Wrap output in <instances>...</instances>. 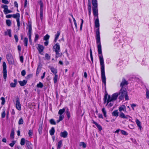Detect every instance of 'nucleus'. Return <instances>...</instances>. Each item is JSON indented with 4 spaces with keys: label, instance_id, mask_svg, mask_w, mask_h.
<instances>
[{
    "label": "nucleus",
    "instance_id": "2eb2a0df",
    "mask_svg": "<svg viewBox=\"0 0 149 149\" xmlns=\"http://www.w3.org/2000/svg\"><path fill=\"white\" fill-rule=\"evenodd\" d=\"M60 34V31H57L56 34L55 35V38L54 40L55 42H56L57 41Z\"/></svg>",
    "mask_w": 149,
    "mask_h": 149
},
{
    "label": "nucleus",
    "instance_id": "e433bc0d",
    "mask_svg": "<svg viewBox=\"0 0 149 149\" xmlns=\"http://www.w3.org/2000/svg\"><path fill=\"white\" fill-rule=\"evenodd\" d=\"M16 21L17 23V26L18 27V30H19V27L20 26L19 18H17Z\"/></svg>",
    "mask_w": 149,
    "mask_h": 149
},
{
    "label": "nucleus",
    "instance_id": "603ef678",
    "mask_svg": "<svg viewBox=\"0 0 149 149\" xmlns=\"http://www.w3.org/2000/svg\"><path fill=\"white\" fill-rule=\"evenodd\" d=\"M40 10L43 9V4L41 1H40Z\"/></svg>",
    "mask_w": 149,
    "mask_h": 149
},
{
    "label": "nucleus",
    "instance_id": "f03ea898",
    "mask_svg": "<svg viewBox=\"0 0 149 149\" xmlns=\"http://www.w3.org/2000/svg\"><path fill=\"white\" fill-rule=\"evenodd\" d=\"M119 95L118 93H116L113 94L111 96L109 95L108 97L107 94H105L104 98V103L107 102V105L110 102L116 100Z\"/></svg>",
    "mask_w": 149,
    "mask_h": 149
},
{
    "label": "nucleus",
    "instance_id": "6e6552de",
    "mask_svg": "<svg viewBox=\"0 0 149 149\" xmlns=\"http://www.w3.org/2000/svg\"><path fill=\"white\" fill-rule=\"evenodd\" d=\"M2 8H4L3 12L5 14H8V12L9 10L8 9V6L7 5H3L1 6Z\"/></svg>",
    "mask_w": 149,
    "mask_h": 149
},
{
    "label": "nucleus",
    "instance_id": "c85d7f7f",
    "mask_svg": "<svg viewBox=\"0 0 149 149\" xmlns=\"http://www.w3.org/2000/svg\"><path fill=\"white\" fill-rule=\"evenodd\" d=\"M26 143V141H25V139L24 138H22L21 140V141L20 142V144L21 145L23 146L24 145L25 143Z\"/></svg>",
    "mask_w": 149,
    "mask_h": 149
},
{
    "label": "nucleus",
    "instance_id": "393cba45",
    "mask_svg": "<svg viewBox=\"0 0 149 149\" xmlns=\"http://www.w3.org/2000/svg\"><path fill=\"white\" fill-rule=\"evenodd\" d=\"M3 78L6 81V80L7 75V70H3Z\"/></svg>",
    "mask_w": 149,
    "mask_h": 149
},
{
    "label": "nucleus",
    "instance_id": "4468645a",
    "mask_svg": "<svg viewBox=\"0 0 149 149\" xmlns=\"http://www.w3.org/2000/svg\"><path fill=\"white\" fill-rule=\"evenodd\" d=\"M92 4L93 6V8L97 7L98 4L97 0H92Z\"/></svg>",
    "mask_w": 149,
    "mask_h": 149
},
{
    "label": "nucleus",
    "instance_id": "1a4fd4ad",
    "mask_svg": "<svg viewBox=\"0 0 149 149\" xmlns=\"http://www.w3.org/2000/svg\"><path fill=\"white\" fill-rule=\"evenodd\" d=\"M93 15L95 16L98 17V12L97 7L93 8Z\"/></svg>",
    "mask_w": 149,
    "mask_h": 149
},
{
    "label": "nucleus",
    "instance_id": "13d9d810",
    "mask_svg": "<svg viewBox=\"0 0 149 149\" xmlns=\"http://www.w3.org/2000/svg\"><path fill=\"white\" fill-rule=\"evenodd\" d=\"M32 134L33 131L31 130H29L28 132V134L29 135V136H31Z\"/></svg>",
    "mask_w": 149,
    "mask_h": 149
},
{
    "label": "nucleus",
    "instance_id": "3c124183",
    "mask_svg": "<svg viewBox=\"0 0 149 149\" xmlns=\"http://www.w3.org/2000/svg\"><path fill=\"white\" fill-rule=\"evenodd\" d=\"M6 116L5 112L4 110L1 113V117L3 118L5 117Z\"/></svg>",
    "mask_w": 149,
    "mask_h": 149
},
{
    "label": "nucleus",
    "instance_id": "0eeeda50",
    "mask_svg": "<svg viewBox=\"0 0 149 149\" xmlns=\"http://www.w3.org/2000/svg\"><path fill=\"white\" fill-rule=\"evenodd\" d=\"M29 31H28V34L29 38L30 41L31 40V36L32 33V27L31 24H29L28 25Z\"/></svg>",
    "mask_w": 149,
    "mask_h": 149
},
{
    "label": "nucleus",
    "instance_id": "09e8293b",
    "mask_svg": "<svg viewBox=\"0 0 149 149\" xmlns=\"http://www.w3.org/2000/svg\"><path fill=\"white\" fill-rule=\"evenodd\" d=\"M14 133L13 130H12L11 131L10 134V136L11 138H14Z\"/></svg>",
    "mask_w": 149,
    "mask_h": 149
},
{
    "label": "nucleus",
    "instance_id": "c03bdc74",
    "mask_svg": "<svg viewBox=\"0 0 149 149\" xmlns=\"http://www.w3.org/2000/svg\"><path fill=\"white\" fill-rule=\"evenodd\" d=\"M95 125L97 127L100 131L102 130V127L100 125L97 123Z\"/></svg>",
    "mask_w": 149,
    "mask_h": 149
},
{
    "label": "nucleus",
    "instance_id": "37998d69",
    "mask_svg": "<svg viewBox=\"0 0 149 149\" xmlns=\"http://www.w3.org/2000/svg\"><path fill=\"white\" fill-rule=\"evenodd\" d=\"M3 70H6V65L5 62H3Z\"/></svg>",
    "mask_w": 149,
    "mask_h": 149
},
{
    "label": "nucleus",
    "instance_id": "052dcab7",
    "mask_svg": "<svg viewBox=\"0 0 149 149\" xmlns=\"http://www.w3.org/2000/svg\"><path fill=\"white\" fill-rule=\"evenodd\" d=\"M129 127L131 129H133L134 128V126L132 124H130L129 125Z\"/></svg>",
    "mask_w": 149,
    "mask_h": 149
},
{
    "label": "nucleus",
    "instance_id": "bf43d9fd",
    "mask_svg": "<svg viewBox=\"0 0 149 149\" xmlns=\"http://www.w3.org/2000/svg\"><path fill=\"white\" fill-rule=\"evenodd\" d=\"M121 132L122 134L123 135H127V132L126 131H125L124 130H121Z\"/></svg>",
    "mask_w": 149,
    "mask_h": 149
},
{
    "label": "nucleus",
    "instance_id": "8fccbe9b",
    "mask_svg": "<svg viewBox=\"0 0 149 149\" xmlns=\"http://www.w3.org/2000/svg\"><path fill=\"white\" fill-rule=\"evenodd\" d=\"M45 57L47 60H49L50 58V56L47 54H45Z\"/></svg>",
    "mask_w": 149,
    "mask_h": 149
},
{
    "label": "nucleus",
    "instance_id": "f3484780",
    "mask_svg": "<svg viewBox=\"0 0 149 149\" xmlns=\"http://www.w3.org/2000/svg\"><path fill=\"white\" fill-rule=\"evenodd\" d=\"M19 82L20 86H24L26 85L27 82V81L26 80H24L22 81H19Z\"/></svg>",
    "mask_w": 149,
    "mask_h": 149
},
{
    "label": "nucleus",
    "instance_id": "7c9ffc66",
    "mask_svg": "<svg viewBox=\"0 0 149 149\" xmlns=\"http://www.w3.org/2000/svg\"><path fill=\"white\" fill-rule=\"evenodd\" d=\"M58 77V76L57 74H54V77L53 78L54 81V83H56L57 82Z\"/></svg>",
    "mask_w": 149,
    "mask_h": 149
},
{
    "label": "nucleus",
    "instance_id": "f257e3e1",
    "mask_svg": "<svg viewBox=\"0 0 149 149\" xmlns=\"http://www.w3.org/2000/svg\"><path fill=\"white\" fill-rule=\"evenodd\" d=\"M95 26L96 27L98 28L96 30V40L97 45V47L98 49L99 57L100 60V65L101 76L102 82H106V79L105 75L104 70V64L103 58L102 48L100 42V33L99 31L100 24L98 17L96 19L95 21Z\"/></svg>",
    "mask_w": 149,
    "mask_h": 149
},
{
    "label": "nucleus",
    "instance_id": "aec40b11",
    "mask_svg": "<svg viewBox=\"0 0 149 149\" xmlns=\"http://www.w3.org/2000/svg\"><path fill=\"white\" fill-rule=\"evenodd\" d=\"M41 67L40 65H38L37 69L36 72V75L38 76L41 70Z\"/></svg>",
    "mask_w": 149,
    "mask_h": 149
},
{
    "label": "nucleus",
    "instance_id": "864d4df0",
    "mask_svg": "<svg viewBox=\"0 0 149 149\" xmlns=\"http://www.w3.org/2000/svg\"><path fill=\"white\" fill-rule=\"evenodd\" d=\"M91 9V2L89 0H88V9Z\"/></svg>",
    "mask_w": 149,
    "mask_h": 149
},
{
    "label": "nucleus",
    "instance_id": "f704fd0d",
    "mask_svg": "<svg viewBox=\"0 0 149 149\" xmlns=\"http://www.w3.org/2000/svg\"><path fill=\"white\" fill-rule=\"evenodd\" d=\"M24 45L27 46L28 43V38H24Z\"/></svg>",
    "mask_w": 149,
    "mask_h": 149
},
{
    "label": "nucleus",
    "instance_id": "774afa93",
    "mask_svg": "<svg viewBox=\"0 0 149 149\" xmlns=\"http://www.w3.org/2000/svg\"><path fill=\"white\" fill-rule=\"evenodd\" d=\"M23 59H24V58H23V57L22 56H21L20 57V61L22 63L23 62Z\"/></svg>",
    "mask_w": 149,
    "mask_h": 149
},
{
    "label": "nucleus",
    "instance_id": "5701e85b",
    "mask_svg": "<svg viewBox=\"0 0 149 149\" xmlns=\"http://www.w3.org/2000/svg\"><path fill=\"white\" fill-rule=\"evenodd\" d=\"M62 141L61 140L58 143L57 149H60L61 147H62Z\"/></svg>",
    "mask_w": 149,
    "mask_h": 149
},
{
    "label": "nucleus",
    "instance_id": "f8f14e48",
    "mask_svg": "<svg viewBox=\"0 0 149 149\" xmlns=\"http://www.w3.org/2000/svg\"><path fill=\"white\" fill-rule=\"evenodd\" d=\"M44 49V47L43 46L40 44L38 45V49L40 54H41V53L43 52Z\"/></svg>",
    "mask_w": 149,
    "mask_h": 149
},
{
    "label": "nucleus",
    "instance_id": "20e7f679",
    "mask_svg": "<svg viewBox=\"0 0 149 149\" xmlns=\"http://www.w3.org/2000/svg\"><path fill=\"white\" fill-rule=\"evenodd\" d=\"M119 111L120 112L119 114V117L121 118L125 119H127L128 118H131L130 116L128 115H125V114L122 112V111H123L125 112H127L126 111V107L124 105H122L119 107Z\"/></svg>",
    "mask_w": 149,
    "mask_h": 149
},
{
    "label": "nucleus",
    "instance_id": "0e129e2a",
    "mask_svg": "<svg viewBox=\"0 0 149 149\" xmlns=\"http://www.w3.org/2000/svg\"><path fill=\"white\" fill-rule=\"evenodd\" d=\"M64 116L63 115H60L59 119L62 120L64 118Z\"/></svg>",
    "mask_w": 149,
    "mask_h": 149
},
{
    "label": "nucleus",
    "instance_id": "6e6d98bb",
    "mask_svg": "<svg viewBox=\"0 0 149 149\" xmlns=\"http://www.w3.org/2000/svg\"><path fill=\"white\" fill-rule=\"evenodd\" d=\"M14 38L16 42H17L18 41V37L17 36V35H14Z\"/></svg>",
    "mask_w": 149,
    "mask_h": 149
},
{
    "label": "nucleus",
    "instance_id": "79ce46f5",
    "mask_svg": "<svg viewBox=\"0 0 149 149\" xmlns=\"http://www.w3.org/2000/svg\"><path fill=\"white\" fill-rule=\"evenodd\" d=\"M49 38V36L48 34H47L45 36H44L43 39L44 40L47 41L48 40Z\"/></svg>",
    "mask_w": 149,
    "mask_h": 149
},
{
    "label": "nucleus",
    "instance_id": "c756f323",
    "mask_svg": "<svg viewBox=\"0 0 149 149\" xmlns=\"http://www.w3.org/2000/svg\"><path fill=\"white\" fill-rule=\"evenodd\" d=\"M136 123L137 124L138 126L140 128H141V122L138 119H137L136 120Z\"/></svg>",
    "mask_w": 149,
    "mask_h": 149
},
{
    "label": "nucleus",
    "instance_id": "58836bf2",
    "mask_svg": "<svg viewBox=\"0 0 149 149\" xmlns=\"http://www.w3.org/2000/svg\"><path fill=\"white\" fill-rule=\"evenodd\" d=\"M80 146H82L84 148H85L86 147V145L84 142H81L79 144Z\"/></svg>",
    "mask_w": 149,
    "mask_h": 149
},
{
    "label": "nucleus",
    "instance_id": "680f3d73",
    "mask_svg": "<svg viewBox=\"0 0 149 149\" xmlns=\"http://www.w3.org/2000/svg\"><path fill=\"white\" fill-rule=\"evenodd\" d=\"M39 38V35L38 34H36L35 38V41H36L38 40Z\"/></svg>",
    "mask_w": 149,
    "mask_h": 149
},
{
    "label": "nucleus",
    "instance_id": "423d86ee",
    "mask_svg": "<svg viewBox=\"0 0 149 149\" xmlns=\"http://www.w3.org/2000/svg\"><path fill=\"white\" fill-rule=\"evenodd\" d=\"M15 105L16 108L19 111L21 110V105L20 103L18 97H17L16 99V104Z\"/></svg>",
    "mask_w": 149,
    "mask_h": 149
},
{
    "label": "nucleus",
    "instance_id": "49530a36",
    "mask_svg": "<svg viewBox=\"0 0 149 149\" xmlns=\"http://www.w3.org/2000/svg\"><path fill=\"white\" fill-rule=\"evenodd\" d=\"M1 100L2 101L1 104L2 105L4 104L5 102V98L3 97H1Z\"/></svg>",
    "mask_w": 149,
    "mask_h": 149
},
{
    "label": "nucleus",
    "instance_id": "4be33fe9",
    "mask_svg": "<svg viewBox=\"0 0 149 149\" xmlns=\"http://www.w3.org/2000/svg\"><path fill=\"white\" fill-rule=\"evenodd\" d=\"M6 35H8L10 37H11V30L10 29H8L5 32Z\"/></svg>",
    "mask_w": 149,
    "mask_h": 149
},
{
    "label": "nucleus",
    "instance_id": "338daca9",
    "mask_svg": "<svg viewBox=\"0 0 149 149\" xmlns=\"http://www.w3.org/2000/svg\"><path fill=\"white\" fill-rule=\"evenodd\" d=\"M12 17V15H8L6 16V17L7 18H10Z\"/></svg>",
    "mask_w": 149,
    "mask_h": 149
},
{
    "label": "nucleus",
    "instance_id": "9d476101",
    "mask_svg": "<svg viewBox=\"0 0 149 149\" xmlns=\"http://www.w3.org/2000/svg\"><path fill=\"white\" fill-rule=\"evenodd\" d=\"M53 49L55 51L60 50V47L59 44L58 43H56V44L54 46Z\"/></svg>",
    "mask_w": 149,
    "mask_h": 149
},
{
    "label": "nucleus",
    "instance_id": "2f4dec72",
    "mask_svg": "<svg viewBox=\"0 0 149 149\" xmlns=\"http://www.w3.org/2000/svg\"><path fill=\"white\" fill-rule=\"evenodd\" d=\"M102 111L104 116L105 117H107V112L105 109L104 108H103L102 109Z\"/></svg>",
    "mask_w": 149,
    "mask_h": 149
},
{
    "label": "nucleus",
    "instance_id": "ea45409f",
    "mask_svg": "<svg viewBox=\"0 0 149 149\" xmlns=\"http://www.w3.org/2000/svg\"><path fill=\"white\" fill-rule=\"evenodd\" d=\"M49 122L50 124L52 125H55L56 124V122H55L54 120L53 119H51L50 120Z\"/></svg>",
    "mask_w": 149,
    "mask_h": 149
},
{
    "label": "nucleus",
    "instance_id": "412c9836",
    "mask_svg": "<svg viewBox=\"0 0 149 149\" xmlns=\"http://www.w3.org/2000/svg\"><path fill=\"white\" fill-rule=\"evenodd\" d=\"M51 71L54 74H56L57 73V70L53 67L50 68Z\"/></svg>",
    "mask_w": 149,
    "mask_h": 149
},
{
    "label": "nucleus",
    "instance_id": "72a5a7b5",
    "mask_svg": "<svg viewBox=\"0 0 149 149\" xmlns=\"http://www.w3.org/2000/svg\"><path fill=\"white\" fill-rule=\"evenodd\" d=\"M6 23L8 26H10L11 24V22L10 20L9 19H7L6 21Z\"/></svg>",
    "mask_w": 149,
    "mask_h": 149
},
{
    "label": "nucleus",
    "instance_id": "9b49d317",
    "mask_svg": "<svg viewBox=\"0 0 149 149\" xmlns=\"http://www.w3.org/2000/svg\"><path fill=\"white\" fill-rule=\"evenodd\" d=\"M26 144L28 149H32V145L30 142L27 140L26 141Z\"/></svg>",
    "mask_w": 149,
    "mask_h": 149
},
{
    "label": "nucleus",
    "instance_id": "cd10ccee",
    "mask_svg": "<svg viewBox=\"0 0 149 149\" xmlns=\"http://www.w3.org/2000/svg\"><path fill=\"white\" fill-rule=\"evenodd\" d=\"M65 108H63L62 109H60L59 110L58 113L60 115H62L63 113L65 111Z\"/></svg>",
    "mask_w": 149,
    "mask_h": 149
},
{
    "label": "nucleus",
    "instance_id": "4c0bfd02",
    "mask_svg": "<svg viewBox=\"0 0 149 149\" xmlns=\"http://www.w3.org/2000/svg\"><path fill=\"white\" fill-rule=\"evenodd\" d=\"M66 115L67 116V117L68 119H69L70 116V113L69 111V109H67V110H66Z\"/></svg>",
    "mask_w": 149,
    "mask_h": 149
},
{
    "label": "nucleus",
    "instance_id": "5fc2aeb1",
    "mask_svg": "<svg viewBox=\"0 0 149 149\" xmlns=\"http://www.w3.org/2000/svg\"><path fill=\"white\" fill-rule=\"evenodd\" d=\"M81 23L80 25V30H81L82 29V25L83 24L84 22V21L83 19H81Z\"/></svg>",
    "mask_w": 149,
    "mask_h": 149
},
{
    "label": "nucleus",
    "instance_id": "b1692460",
    "mask_svg": "<svg viewBox=\"0 0 149 149\" xmlns=\"http://www.w3.org/2000/svg\"><path fill=\"white\" fill-rule=\"evenodd\" d=\"M20 14L18 13H17L16 14L12 15V17L15 18H19Z\"/></svg>",
    "mask_w": 149,
    "mask_h": 149
},
{
    "label": "nucleus",
    "instance_id": "a19ab883",
    "mask_svg": "<svg viewBox=\"0 0 149 149\" xmlns=\"http://www.w3.org/2000/svg\"><path fill=\"white\" fill-rule=\"evenodd\" d=\"M37 86L38 88H42L43 86V84L41 82H40L37 84Z\"/></svg>",
    "mask_w": 149,
    "mask_h": 149
},
{
    "label": "nucleus",
    "instance_id": "473e14b6",
    "mask_svg": "<svg viewBox=\"0 0 149 149\" xmlns=\"http://www.w3.org/2000/svg\"><path fill=\"white\" fill-rule=\"evenodd\" d=\"M56 54V57L58 58L62 55V54L59 53L60 50L55 51Z\"/></svg>",
    "mask_w": 149,
    "mask_h": 149
},
{
    "label": "nucleus",
    "instance_id": "c9c22d12",
    "mask_svg": "<svg viewBox=\"0 0 149 149\" xmlns=\"http://www.w3.org/2000/svg\"><path fill=\"white\" fill-rule=\"evenodd\" d=\"M40 17L41 20H42L43 18V9L40 10Z\"/></svg>",
    "mask_w": 149,
    "mask_h": 149
},
{
    "label": "nucleus",
    "instance_id": "dca6fc26",
    "mask_svg": "<svg viewBox=\"0 0 149 149\" xmlns=\"http://www.w3.org/2000/svg\"><path fill=\"white\" fill-rule=\"evenodd\" d=\"M14 83H11L10 84V86L11 87H15L16 86V84H17V81L16 79H15L14 80Z\"/></svg>",
    "mask_w": 149,
    "mask_h": 149
},
{
    "label": "nucleus",
    "instance_id": "e2e57ef3",
    "mask_svg": "<svg viewBox=\"0 0 149 149\" xmlns=\"http://www.w3.org/2000/svg\"><path fill=\"white\" fill-rule=\"evenodd\" d=\"M26 74V72L25 70H23L21 72V74L23 76H24Z\"/></svg>",
    "mask_w": 149,
    "mask_h": 149
},
{
    "label": "nucleus",
    "instance_id": "bb28decb",
    "mask_svg": "<svg viewBox=\"0 0 149 149\" xmlns=\"http://www.w3.org/2000/svg\"><path fill=\"white\" fill-rule=\"evenodd\" d=\"M55 132V129L54 127H52L49 131L50 134L51 135H53L54 134Z\"/></svg>",
    "mask_w": 149,
    "mask_h": 149
},
{
    "label": "nucleus",
    "instance_id": "a18cd8bd",
    "mask_svg": "<svg viewBox=\"0 0 149 149\" xmlns=\"http://www.w3.org/2000/svg\"><path fill=\"white\" fill-rule=\"evenodd\" d=\"M23 122L24 121L22 118H20L18 122L19 124V125L22 124H23Z\"/></svg>",
    "mask_w": 149,
    "mask_h": 149
},
{
    "label": "nucleus",
    "instance_id": "6ab92c4d",
    "mask_svg": "<svg viewBox=\"0 0 149 149\" xmlns=\"http://www.w3.org/2000/svg\"><path fill=\"white\" fill-rule=\"evenodd\" d=\"M42 123H41L39 125V129L38 130L39 133L40 134H41L42 132Z\"/></svg>",
    "mask_w": 149,
    "mask_h": 149
},
{
    "label": "nucleus",
    "instance_id": "a878e982",
    "mask_svg": "<svg viewBox=\"0 0 149 149\" xmlns=\"http://www.w3.org/2000/svg\"><path fill=\"white\" fill-rule=\"evenodd\" d=\"M112 115L116 117H117L118 116V112L117 110L114 111L112 113Z\"/></svg>",
    "mask_w": 149,
    "mask_h": 149
},
{
    "label": "nucleus",
    "instance_id": "a211bd4d",
    "mask_svg": "<svg viewBox=\"0 0 149 149\" xmlns=\"http://www.w3.org/2000/svg\"><path fill=\"white\" fill-rule=\"evenodd\" d=\"M127 81H126V80L123 79L122 80V81L120 84V86H122V88H123V87L125 85H127Z\"/></svg>",
    "mask_w": 149,
    "mask_h": 149
},
{
    "label": "nucleus",
    "instance_id": "69168bd1",
    "mask_svg": "<svg viewBox=\"0 0 149 149\" xmlns=\"http://www.w3.org/2000/svg\"><path fill=\"white\" fill-rule=\"evenodd\" d=\"M146 95L147 98H149V91L148 90H147Z\"/></svg>",
    "mask_w": 149,
    "mask_h": 149
},
{
    "label": "nucleus",
    "instance_id": "de8ad7c7",
    "mask_svg": "<svg viewBox=\"0 0 149 149\" xmlns=\"http://www.w3.org/2000/svg\"><path fill=\"white\" fill-rule=\"evenodd\" d=\"M16 143V141H12V143H11L9 144V145L11 147H13L14 145V144H15Z\"/></svg>",
    "mask_w": 149,
    "mask_h": 149
},
{
    "label": "nucleus",
    "instance_id": "ddd939ff",
    "mask_svg": "<svg viewBox=\"0 0 149 149\" xmlns=\"http://www.w3.org/2000/svg\"><path fill=\"white\" fill-rule=\"evenodd\" d=\"M67 135L68 132L66 131H64L63 132H61L60 134V136L64 138L66 137Z\"/></svg>",
    "mask_w": 149,
    "mask_h": 149
},
{
    "label": "nucleus",
    "instance_id": "39448f33",
    "mask_svg": "<svg viewBox=\"0 0 149 149\" xmlns=\"http://www.w3.org/2000/svg\"><path fill=\"white\" fill-rule=\"evenodd\" d=\"M6 58L10 64H13L14 60L11 54H8L6 56Z\"/></svg>",
    "mask_w": 149,
    "mask_h": 149
},
{
    "label": "nucleus",
    "instance_id": "4d7b16f0",
    "mask_svg": "<svg viewBox=\"0 0 149 149\" xmlns=\"http://www.w3.org/2000/svg\"><path fill=\"white\" fill-rule=\"evenodd\" d=\"M2 2L4 4H8L9 3V2L7 0H2Z\"/></svg>",
    "mask_w": 149,
    "mask_h": 149
},
{
    "label": "nucleus",
    "instance_id": "7ed1b4c3",
    "mask_svg": "<svg viewBox=\"0 0 149 149\" xmlns=\"http://www.w3.org/2000/svg\"><path fill=\"white\" fill-rule=\"evenodd\" d=\"M118 93L119 95V98L120 100H122L124 98H125L126 100H129L127 91L125 88H122Z\"/></svg>",
    "mask_w": 149,
    "mask_h": 149
}]
</instances>
